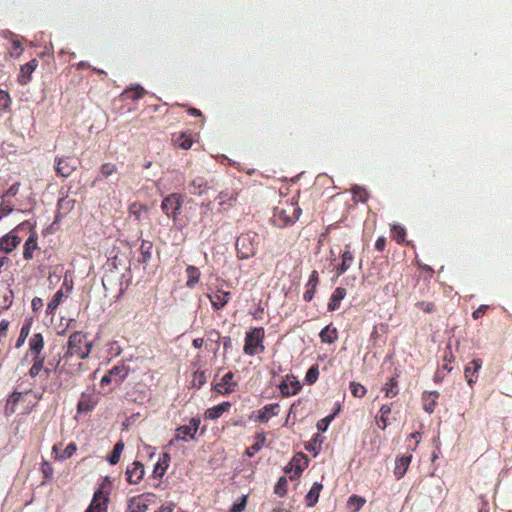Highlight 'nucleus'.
<instances>
[{"instance_id": "obj_36", "label": "nucleus", "mask_w": 512, "mask_h": 512, "mask_svg": "<svg viewBox=\"0 0 512 512\" xmlns=\"http://www.w3.org/2000/svg\"><path fill=\"white\" fill-rule=\"evenodd\" d=\"M386 398H394L399 393L398 388V375L391 377L382 388Z\"/></svg>"}, {"instance_id": "obj_51", "label": "nucleus", "mask_w": 512, "mask_h": 512, "mask_svg": "<svg viewBox=\"0 0 512 512\" xmlns=\"http://www.w3.org/2000/svg\"><path fill=\"white\" fill-rule=\"evenodd\" d=\"M319 374V366L317 364L312 365L305 375L306 383L314 384L318 380Z\"/></svg>"}, {"instance_id": "obj_60", "label": "nucleus", "mask_w": 512, "mask_h": 512, "mask_svg": "<svg viewBox=\"0 0 512 512\" xmlns=\"http://www.w3.org/2000/svg\"><path fill=\"white\" fill-rule=\"evenodd\" d=\"M41 472L43 473L45 479H50L53 476L54 470L49 462L43 461L41 464Z\"/></svg>"}, {"instance_id": "obj_22", "label": "nucleus", "mask_w": 512, "mask_h": 512, "mask_svg": "<svg viewBox=\"0 0 512 512\" xmlns=\"http://www.w3.org/2000/svg\"><path fill=\"white\" fill-rule=\"evenodd\" d=\"M38 235L35 231H32L28 239L24 243L23 257L25 260H31L34 258V252L39 250L38 247Z\"/></svg>"}, {"instance_id": "obj_35", "label": "nucleus", "mask_w": 512, "mask_h": 512, "mask_svg": "<svg viewBox=\"0 0 512 512\" xmlns=\"http://www.w3.org/2000/svg\"><path fill=\"white\" fill-rule=\"evenodd\" d=\"M146 93V90L142 86L135 85L125 89L122 93V96L125 99L136 101L143 98L146 95Z\"/></svg>"}, {"instance_id": "obj_53", "label": "nucleus", "mask_w": 512, "mask_h": 512, "mask_svg": "<svg viewBox=\"0 0 512 512\" xmlns=\"http://www.w3.org/2000/svg\"><path fill=\"white\" fill-rule=\"evenodd\" d=\"M352 193H353L354 198L357 199L358 201L363 202V203L368 201L369 193L365 188L355 186L352 188Z\"/></svg>"}, {"instance_id": "obj_15", "label": "nucleus", "mask_w": 512, "mask_h": 512, "mask_svg": "<svg viewBox=\"0 0 512 512\" xmlns=\"http://www.w3.org/2000/svg\"><path fill=\"white\" fill-rule=\"evenodd\" d=\"M44 345L43 335L41 333H34L28 340V352L31 357H45L42 354Z\"/></svg>"}, {"instance_id": "obj_8", "label": "nucleus", "mask_w": 512, "mask_h": 512, "mask_svg": "<svg viewBox=\"0 0 512 512\" xmlns=\"http://www.w3.org/2000/svg\"><path fill=\"white\" fill-rule=\"evenodd\" d=\"M200 423L201 421L199 418L193 417L190 419L189 425H181L176 428L175 437L169 442V445H172L175 440H181L185 442L194 440Z\"/></svg>"}, {"instance_id": "obj_32", "label": "nucleus", "mask_w": 512, "mask_h": 512, "mask_svg": "<svg viewBox=\"0 0 512 512\" xmlns=\"http://www.w3.org/2000/svg\"><path fill=\"white\" fill-rule=\"evenodd\" d=\"M319 337L323 343L332 344L338 339V330L331 323L320 331Z\"/></svg>"}, {"instance_id": "obj_40", "label": "nucleus", "mask_w": 512, "mask_h": 512, "mask_svg": "<svg viewBox=\"0 0 512 512\" xmlns=\"http://www.w3.org/2000/svg\"><path fill=\"white\" fill-rule=\"evenodd\" d=\"M32 318H26L25 321L22 324V327L20 329V334L18 336V339L16 341V348H20L26 341L27 337L29 336L31 326H32Z\"/></svg>"}, {"instance_id": "obj_25", "label": "nucleus", "mask_w": 512, "mask_h": 512, "mask_svg": "<svg viewBox=\"0 0 512 512\" xmlns=\"http://www.w3.org/2000/svg\"><path fill=\"white\" fill-rule=\"evenodd\" d=\"M482 367V360L481 359H473L471 360L464 369V376L467 380V383L472 386L473 383L476 382V378L474 376L478 373V371Z\"/></svg>"}, {"instance_id": "obj_1", "label": "nucleus", "mask_w": 512, "mask_h": 512, "mask_svg": "<svg viewBox=\"0 0 512 512\" xmlns=\"http://www.w3.org/2000/svg\"><path fill=\"white\" fill-rule=\"evenodd\" d=\"M301 208L294 201L284 200L274 208L272 224L279 228L293 225L301 215Z\"/></svg>"}, {"instance_id": "obj_44", "label": "nucleus", "mask_w": 512, "mask_h": 512, "mask_svg": "<svg viewBox=\"0 0 512 512\" xmlns=\"http://www.w3.org/2000/svg\"><path fill=\"white\" fill-rule=\"evenodd\" d=\"M45 357H32V366L30 367L28 374L30 377L35 378L44 369Z\"/></svg>"}, {"instance_id": "obj_20", "label": "nucleus", "mask_w": 512, "mask_h": 512, "mask_svg": "<svg viewBox=\"0 0 512 512\" xmlns=\"http://www.w3.org/2000/svg\"><path fill=\"white\" fill-rule=\"evenodd\" d=\"M319 284V274L316 270H313L310 275H309V279H308V282L306 283V290L303 294V299L304 301L306 302H310L316 291H317V286Z\"/></svg>"}, {"instance_id": "obj_9", "label": "nucleus", "mask_w": 512, "mask_h": 512, "mask_svg": "<svg viewBox=\"0 0 512 512\" xmlns=\"http://www.w3.org/2000/svg\"><path fill=\"white\" fill-rule=\"evenodd\" d=\"M56 175L62 178L69 177L77 169V161L72 157L56 156L55 160Z\"/></svg>"}, {"instance_id": "obj_16", "label": "nucleus", "mask_w": 512, "mask_h": 512, "mask_svg": "<svg viewBox=\"0 0 512 512\" xmlns=\"http://www.w3.org/2000/svg\"><path fill=\"white\" fill-rule=\"evenodd\" d=\"M237 197L238 193L235 190L225 189L218 194L215 200L221 207V211H225L235 204Z\"/></svg>"}, {"instance_id": "obj_63", "label": "nucleus", "mask_w": 512, "mask_h": 512, "mask_svg": "<svg viewBox=\"0 0 512 512\" xmlns=\"http://www.w3.org/2000/svg\"><path fill=\"white\" fill-rule=\"evenodd\" d=\"M14 210V207L13 205L6 201L5 198H2V202L0 204V212L2 213V215H9L11 212H13Z\"/></svg>"}, {"instance_id": "obj_64", "label": "nucleus", "mask_w": 512, "mask_h": 512, "mask_svg": "<svg viewBox=\"0 0 512 512\" xmlns=\"http://www.w3.org/2000/svg\"><path fill=\"white\" fill-rule=\"evenodd\" d=\"M246 507V496H243L240 502L234 503L230 509V512H242Z\"/></svg>"}, {"instance_id": "obj_29", "label": "nucleus", "mask_w": 512, "mask_h": 512, "mask_svg": "<svg viewBox=\"0 0 512 512\" xmlns=\"http://www.w3.org/2000/svg\"><path fill=\"white\" fill-rule=\"evenodd\" d=\"M412 455H404L398 457L395 463L394 474L397 479H401L407 472V469L411 463Z\"/></svg>"}, {"instance_id": "obj_7", "label": "nucleus", "mask_w": 512, "mask_h": 512, "mask_svg": "<svg viewBox=\"0 0 512 512\" xmlns=\"http://www.w3.org/2000/svg\"><path fill=\"white\" fill-rule=\"evenodd\" d=\"M182 204V195L178 193H172L162 200L161 209L168 218L176 220L180 214Z\"/></svg>"}, {"instance_id": "obj_10", "label": "nucleus", "mask_w": 512, "mask_h": 512, "mask_svg": "<svg viewBox=\"0 0 512 512\" xmlns=\"http://www.w3.org/2000/svg\"><path fill=\"white\" fill-rule=\"evenodd\" d=\"M154 494L144 493L139 496L132 497L128 502L129 512H145L149 505L153 503Z\"/></svg>"}, {"instance_id": "obj_12", "label": "nucleus", "mask_w": 512, "mask_h": 512, "mask_svg": "<svg viewBox=\"0 0 512 512\" xmlns=\"http://www.w3.org/2000/svg\"><path fill=\"white\" fill-rule=\"evenodd\" d=\"M234 373L228 371L225 373L221 380L214 385V390L221 395H229L236 390L238 382L234 381Z\"/></svg>"}, {"instance_id": "obj_46", "label": "nucleus", "mask_w": 512, "mask_h": 512, "mask_svg": "<svg viewBox=\"0 0 512 512\" xmlns=\"http://www.w3.org/2000/svg\"><path fill=\"white\" fill-rule=\"evenodd\" d=\"M123 450H124V443L120 440L114 445L112 453L110 454V456L108 458V461L111 465H116L119 462L120 456H121V453L123 452Z\"/></svg>"}, {"instance_id": "obj_26", "label": "nucleus", "mask_w": 512, "mask_h": 512, "mask_svg": "<svg viewBox=\"0 0 512 512\" xmlns=\"http://www.w3.org/2000/svg\"><path fill=\"white\" fill-rule=\"evenodd\" d=\"M231 408V403L228 401L222 402L214 407L207 409L204 413L205 419L215 420L222 416L223 413L228 412Z\"/></svg>"}, {"instance_id": "obj_6", "label": "nucleus", "mask_w": 512, "mask_h": 512, "mask_svg": "<svg viewBox=\"0 0 512 512\" xmlns=\"http://www.w3.org/2000/svg\"><path fill=\"white\" fill-rule=\"evenodd\" d=\"M128 373L129 368L126 365H115L101 378L100 386L113 384L114 388L118 387L127 378Z\"/></svg>"}, {"instance_id": "obj_11", "label": "nucleus", "mask_w": 512, "mask_h": 512, "mask_svg": "<svg viewBox=\"0 0 512 512\" xmlns=\"http://www.w3.org/2000/svg\"><path fill=\"white\" fill-rule=\"evenodd\" d=\"M23 224L17 226L8 234L0 238V250L5 253L12 252L22 241L17 232L22 229Z\"/></svg>"}, {"instance_id": "obj_34", "label": "nucleus", "mask_w": 512, "mask_h": 512, "mask_svg": "<svg viewBox=\"0 0 512 512\" xmlns=\"http://www.w3.org/2000/svg\"><path fill=\"white\" fill-rule=\"evenodd\" d=\"M172 140L177 147L183 150L190 149L193 144L192 135L186 132L180 133L178 135H173Z\"/></svg>"}, {"instance_id": "obj_23", "label": "nucleus", "mask_w": 512, "mask_h": 512, "mask_svg": "<svg viewBox=\"0 0 512 512\" xmlns=\"http://www.w3.org/2000/svg\"><path fill=\"white\" fill-rule=\"evenodd\" d=\"M98 403V398L92 394L83 393L77 404V411L79 413H86L92 411Z\"/></svg>"}, {"instance_id": "obj_19", "label": "nucleus", "mask_w": 512, "mask_h": 512, "mask_svg": "<svg viewBox=\"0 0 512 512\" xmlns=\"http://www.w3.org/2000/svg\"><path fill=\"white\" fill-rule=\"evenodd\" d=\"M207 297L209 298L213 309L220 310L230 301L231 293L219 289L213 294H207Z\"/></svg>"}, {"instance_id": "obj_42", "label": "nucleus", "mask_w": 512, "mask_h": 512, "mask_svg": "<svg viewBox=\"0 0 512 512\" xmlns=\"http://www.w3.org/2000/svg\"><path fill=\"white\" fill-rule=\"evenodd\" d=\"M13 302V291L9 288L0 289V313L7 310Z\"/></svg>"}, {"instance_id": "obj_45", "label": "nucleus", "mask_w": 512, "mask_h": 512, "mask_svg": "<svg viewBox=\"0 0 512 512\" xmlns=\"http://www.w3.org/2000/svg\"><path fill=\"white\" fill-rule=\"evenodd\" d=\"M152 249H153L152 242L147 241V240H142L140 248H139L140 253H141V259H139V261L142 263H147L151 259Z\"/></svg>"}, {"instance_id": "obj_56", "label": "nucleus", "mask_w": 512, "mask_h": 512, "mask_svg": "<svg viewBox=\"0 0 512 512\" xmlns=\"http://www.w3.org/2000/svg\"><path fill=\"white\" fill-rule=\"evenodd\" d=\"M24 51L21 40L17 38H13L11 41V50L10 54L14 57H19Z\"/></svg>"}, {"instance_id": "obj_57", "label": "nucleus", "mask_w": 512, "mask_h": 512, "mask_svg": "<svg viewBox=\"0 0 512 512\" xmlns=\"http://www.w3.org/2000/svg\"><path fill=\"white\" fill-rule=\"evenodd\" d=\"M100 172L104 177H109L117 172V167L115 164L110 162L103 163L100 167Z\"/></svg>"}, {"instance_id": "obj_41", "label": "nucleus", "mask_w": 512, "mask_h": 512, "mask_svg": "<svg viewBox=\"0 0 512 512\" xmlns=\"http://www.w3.org/2000/svg\"><path fill=\"white\" fill-rule=\"evenodd\" d=\"M207 190V181L201 177L193 179L189 183V192L194 195H201Z\"/></svg>"}, {"instance_id": "obj_24", "label": "nucleus", "mask_w": 512, "mask_h": 512, "mask_svg": "<svg viewBox=\"0 0 512 512\" xmlns=\"http://www.w3.org/2000/svg\"><path fill=\"white\" fill-rule=\"evenodd\" d=\"M440 394L437 391H425L422 394L423 409L431 414L435 411Z\"/></svg>"}, {"instance_id": "obj_49", "label": "nucleus", "mask_w": 512, "mask_h": 512, "mask_svg": "<svg viewBox=\"0 0 512 512\" xmlns=\"http://www.w3.org/2000/svg\"><path fill=\"white\" fill-rule=\"evenodd\" d=\"M392 238L398 243L401 244L405 241L406 230L401 225H393L391 228Z\"/></svg>"}, {"instance_id": "obj_50", "label": "nucleus", "mask_w": 512, "mask_h": 512, "mask_svg": "<svg viewBox=\"0 0 512 512\" xmlns=\"http://www.w3.org/2000/svg\"><path fill=\"white\" fill-rule=\"evenodd\" d=\"M348 506L354 509V512H358L366 503V500L358 495H352L348 499Z\"/></svg>"}, {"instance_id": "obj_3", "label": "nucleus", "mask_w": 512, "mask_h": 512, "mask_svg": "<svg viewBox=\"0 0 512 512\" xmlns=\"http://www.w3.org/2000/svg\"><path fill=\"white\" fill-rule=\"evenodd\" d=\"M259 245V235L254 231L241 233L236 240V251L239 259L255 256Z\"/></svg>"}, {"instance_id": "obj_21", "label": "nucleus", "mask_w": 512, "mask_h": 512, "mask_svg": "<svg viewBox=\"0 0 512 512\" xmlns=\"http://www.w3.org/2000/svg\"><path fill=\"white\" fill-rule=\"evenodd\" d=\"M38 67V60L32 59L28 63L20 67V73L18 75V82L21 85L27 84L31 80L32 73Z\"/></svg>"}, {"instance_id": "obj_17", "label": "nucleus", "mask_w": 512, "mask_h": 512, "mask_svg": "<svg viewBox=\"0 0 512 512\" xmlns=\"http://www.w3.org/2000/svg\"><path fill=\"white\" fill-rule=\"evenodd\" d=\"M145 474L144 466L139 461H134L126 469L127 481L129 484H138Z\"/></svg>"}, {"instance_id": "obj_33", "label": "nucleus", "mask_w": 512, "mask_h": 512, "mask_svg": "<svg viewBox=\"0 0 512 512\" xmlns=\"http://www.w3.org/2000/svg\"><path fill=\"white\" fill-rule=\"evenodd\" d=\"M323 489L322 483L315 482L309 492L305 496V501L307 507H313L318 502L319 495L321 490Z\"/></svg>"}, {"instance_id": "obj_43", "label": "nucleus", "mask_w": 512, "mask_h": 512, "mask_svg": "<svg viewBox=\"0 0 512 512\" xmlns=\"http://www.w3.org/2000/svg\"><path fill=\"white\" fill-rule=\"evenodd\" d=\"M379 413L380 415L376 418L377 425L380 429L385 430L388 425V416L391 413L390 405H382Z\"/></svg>"}, {"instance_id": "obj_30", "label": "nucleus", "mask_w": 512, "mask_h": 512, "mask_svg": "<svg viewBox=\"0 0 512 512\" xmlns=\"http://www.w3.org/2000/svg\"><path fill=\"white\" fill-rule=\"evenodd\" d=\"M171 457L168 453H163L162 456L159 458L157 463L155 464L154 470H153V476L155 478H162L164 474L166 473L169 463H170Z\"/></svg>"}, {"instance_id": "obj_38", "label": "nucleus", "mask_w": 512, "mask_h": 512, "mask_svg": "<svg viewBox=\"0 0 512 512\" xmlns=\"http://www.w3.org/2000/svg\"><path fill=\"white\" fill-rule=\"evenodd\" d=\"M266 442V435L264 432H259L255 436V442L251 447H248L245 454L248 457H252L256 452L262 449Z\"/></svg>"}, {"instance_id": "obj_2", "label": "nucleus", "mask_w": 512, "mask_h": 512, "mask_svg": "<svg viewBox=\"0 0 512 512\" xmlns=\"http://www.w3.org/2000/svg\"><path fill=\"white\" fill-rule=\"evenodd\" d=\"M92 348V342L88 341L87 334L82 331H76L69 336L67 350L63 359L76 356L78 359H85L89 356Z\"/></svg>"}, {"instance_id": "obj_28", "label": "nucleus", "mask_w": 512, "mask_h": 512, "mask_svg": "<svg viewBox=\"0 0 512 512\" xmlns=\"http://www.w3.org/2000/svg\"><path fill=\"white\" fill-rule=\"evenodd\" d=\"M279 404H267L257 411V420L262 423H267L272 416L278 414Z\"/></svg>"}, {"instance_id": "obj_55", "label": "nucleus", "mask_w": 512, "mask_h": 512, "mask_svg": "<svg viewBox=\"0 0 512 512\" xmlns=\"http://www.w3.org/2000/svg\"><path fill=\"white\" fill-rule=\"evenodd\" d=\"M415 306L425 313H434L437 310V306L432 301H419Z\"/></svg>"}, {"instance_id": "obj_14", "label": "nucleus", "mask_w": 512, "mask_h": 512, "mask_svg": "<svg viewBox=\"0 0 512 512\" xmlns=\"http://www.w3.org/2000/svg\"><path fill=\"white\" fill-rule=\"evenodd\" d=\"M301 387L300 382L294 375H286L279 385L281 394L286 397L296 395Z\"/></svg>"}, {"instance_id": "obj_59", "label": "nucleus", "mask_w": 512, "mask_h": 512, "mask_svg": "<svg viewBox=\"0 0 512 512\" xmlns=\"http://www.w3.org/2000/svg\"><path fill=\"white\" fill-rule=\"evenodd\" d=\"M206 336H207L208 341L214 342L217 345V347H219L221 336H220V333L218 330H216V329L207 330ZM217 350H218V348L215 349V352Z\"/></svg>"}, {"instance_id": "obj_4", "label": "nucleus", "mask_w": 512, "mask_h": 512, "mask_svg": "<svg viewBox=\"0 0 512 512\" xmlns=\"http://www.w3.org/2000/svg\"><path fill=\"white\" fill-rule=\"evenodd\" d=\"M265 331L262 327L253 328L246 333L245 344L243 351L246 355L253 356L257 353H262L265 350L263 344Z\"/></svg>"}, {"instance_id": "obj_37", "label": "nucleus", "mask_w": 512, "mask_h": 512, "mask_svg": "<svg viewBox=\"0 0 512 512\" xmlns=\"http://www.w3.org/2000/svg\"><path fill=\"white\" fill-rule=\"evenodd\" d=\"M186 274H187L186 286L188 288L192 289L199 282L200 275H201L200 270L196 266L189 265L186 268Z\"/></svg>"}, {"instance_id": "obj_58", "label": "nucleus", "mask_w": 512, "mask_h": 512, "mask_svg": "<svg viewBox=\"0 0 512 512\" xmlns=\"http://www.w3.org/2000/svg\"><path fill=\"white\" fill-rule=\"evenodd\" d=\"M336 415V412H334L333 414H330L328 416H326L325 418L319 420L317 422V429L321 432H325L329 426V424L331 423V421L334 419Z\"/></svg>"}, {"instance_id": "obj_18", "label": "nucleus", "mask_w": 512, "mask_h": 512, "mask_svg": "<svg viewBox=\"0 0 512 512\" xmlns=\"http://www.w3.org/2000/svg\"><path fill=\"white\" fill-rule=\"evenodd\" d=\"M353 262L354 255L351 250V244L347 243L345 244L344 251L341 254V263L336 268L337 276L344 274L352 266Z\"/></svg>"}, {"instance_id": "obj_61", "label": "nucleus", "mask_w": 512, "mask_h": 512, "mask_svg": "<svg viewBox=\"0 0 512 512\" xmlns=\"http://www.w3.org/2000/svg\"><path fill=\"white\" fill-rule=\"evenodd\" d=\"M76 449L77 447L75 443L68 444L64 449L63 453L61 454L60 459L65 460L70 458L75 453Z\"/></svg>"}, {"instance_id": "obj_27", "label": "nucleus", "mask_w": 512, "mask_h": 512, "mask_svg": "<svg viewBox=\"0 0 512 512\" xmlns=\"http://www.w3.org/2000/svg\"><path fill=\"white\" fill-rule=\"evenodd\" d=\"M307 462V458L302 453L297 454L292 458L290 463L294 467V473L290 476L291 480H296L298 477H300V475L307 466Z\"/></svg>"}, {"instance_id": "obj_52", "label": "nucleus", "mask_w": 512, "mask_h": 512, "mask_svg": "<svg viewBox=\"0 0 512 512\" xmlns=\"http://www.w3.org/2000/svg\"><path fill=\"white\" fill-rule=\"evenodd\" d=\"M63 359V357L61 358L59 355L58 357H54L53 359L51 360H48L47 363L45 364L44 363V369H43V372L45 373V375L48 377L50 375V373L52 371H56L61 360Z\"/></svg>"}, {"instance_id": "obj_48", "label": "nucleus", "mask_w": 512, "mask_h": 512, "mask_svg": "<svg viewBox=\"0 0 512 512\" xmlns=\"http://www.w3.org/2000/svg\"><path fill=\"white\" fill-rule=\"evenodd\" d=\"M288 491V479L285 476H281L276 485L274 486V493L279 497H284Z\"/></svg>"}, {"instance_id": "obj_62", "label": "nucleus", "mask_w": 512, "mask_h": 512, "mask_svg": "<svg viewBox=\"0 0 512 512\" xmlns=\"http://www.w3.org/2000/svg\"><path fill=\"white\" fill-rule=\"evenodd\" d=\"M10 101L11 100L8 92L0 89V109H7L9 107Z\"/></svg>"}, {"instance_id": "obj_39", "label": "nucleus", "mask_w": 512, "mask_h": 512, "mask_svg": "<svg viewBox=\"0 0 512 512\" xmlns=\"http://www.w3.org/2000/svg\"><path fill=\"white\" fill-rule=\"evenodd\" d=\"M75 200L68 199L67 197L59 199L57 203L58 213L56 220H59L63 215H66L74 207Z\"/></svg>"}, {"instance_id": "obj_54", "label": "nucleus", "mask_w": 512, "mask_h": 512, "mask_svg": "<svg viewBox=\"0 0 512 512\" xmlns=\"http://www.w3.org/2000/svg\"><path fill=\"white\" fill-rule=\"evenodd\" d=\"M350 391L351 394L357 398H363L367 392L366 388L362 384L354 381L350 383Z\"/></svg>"}, {"instance_id": "obj_47", "label": "nucleus", "mask_w": 512, "mask_h": 512, "mask_svg": "<svg viewBox=\"0 0 512 512\" xmlns=\"http://www.w3.org/2000/svg\"><path fill=\"white\" fill-rule=\"evenodd\" d=\"M455 360V357L453 355V352L451 350L450 346H447L444 352L443 356V364L441 366V369L444 370L446 373H449L452 371L451 363Z\"/></svg>"}, {"instance_id": "obj_5", "label": "nucleus", "mask_w": 512, "mask_h": 512, "mask_svg": "<svg viewBox=\"0 0 512 512\" xmlns=\"http://www.w3.org/2000/svg\"><path fill=\"white\" fill-rule=\"evenodd\" d=\"M106 478L100 487L94 492L90 505L85 512H107L109 503V490H106Z\"/></svg>"}, {"instance_id": "obj_31", "label": "nucleus", "mask_w": 512, "mask_h": 512, "mask_svg": "<svg viewBox=\"0 0 512 512\" xmlns=\"http://www.w3.org/2000/svg\"><path fill=\"white\" fill-rule=\"evenodd\" d=\"M345 296H346V289L343 287H337L329 299V302L327 305L328 311L337 310L340 307V303L344 299Z\"/></svg>"}, {"instance_id": "obj_13", "label": "nucleus", "mask_w": 512, "mask_h": 512, "mask_svg": "<svg viewBox=\"0 0 512 512\" xmlns=\"http://www.w3.org/2000/svg\"><path fill=\"white\" fill-rule=\"evenodd\" d=\"M72 290V284H68L66 280H64L62 287L54 294L52 299L49 301L47 305V314H54L55 310L58 308V306L63 301L64 297H67V295Z\"/></svg>"}]
</instances>
